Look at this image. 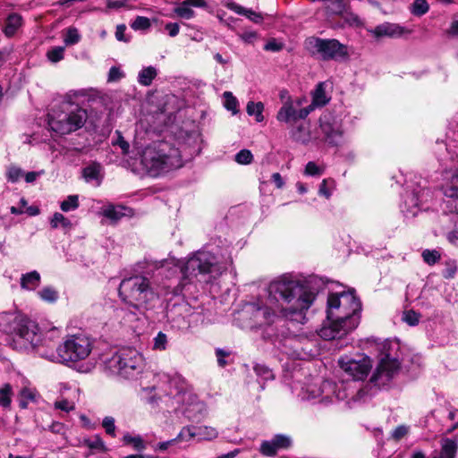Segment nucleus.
<instances>
[{
  "instance_id": "obj_13",
  "label": "nucleus",
  "mask_w": 458,
  "mask_h": 458,
  "mask_svg": "<svg viewBox=\"0 0 458 458\" xmlns=\"http://www.w3.org/2000/svg\"><path fill=\"white\" fill-rule=\"evenodd\" d=\"M317 141L338 146L344 141L342 123L333 114L326 112L319 117V128L315 133Z\"/></svg>"
},
{
  "instance_id": "obj_27",
  "label": "nucleus",
  "mask_w": 458,
  "mask_h": 458,
  "mask_svg": "<svg viewBox=\"0 0 458 458\" xmlns=\"http://www.w3.org/2000/svg\"><path fill=\"white\" fill-rule=\"evenodd\" d=\"M37 295L41 301L47 303H55L59 298L58 291L52 285L44 286L37 292Z\"/></svg>"
},
{
  "instance_id": "obj_58",
  "label": "nucleus",
  "mask_w": 458,
  "mask_h": 458,
  "mask_svg": "<svg viewBox=\"0 0 458 458\" xmlns=\"http://www.w3.org/2000/svg\"><path fill=\"white\" fill-rule=\"evenodd\" d=\"M407 433H408V428L403 425H401L394 428V430L392 433V437L394 439L399 440L402 437H403Z\"/></svg>"
},
{
  "instance_id": "obj_52",
  "label": "nucleus",
  "mask_w": 458,
  "mask_h": 458,
  "mask_svg": "<svg viewBox=\"0 0 458 458\" xmlns=\"http://www.w3.org/2000/svg\"><path fill=\"white\" fill-rule=\"evenodd\" d=\"M322 169L318 167L314 162H309L305 166V174L307 175L314 176L320 175L322 174Z\"/></svg>"
},
{
  "instance_id": "obj_42",
  "label": "nucleus",
  "mask_w": 458,
  "mask_h": 458,
  "mask_svg": "<svg viewBox=\"0 0 458 458\" xmlns=\"http://www.w3.org/2000/svg\"><path fill=\"white\" fill-rule=\"evenodd\" d=\"M272 440H273L277 450L286 449V448L290 447L292 445L291 437L288 436H285V435H282V434L276 435L272 438Z\"/></svg>"
},
{
  "instance_id": "obj_18",
  "label": "nucleus",
  "mask_w": 458,
  "mask_h": 458,
  "mask_svg": "<svg viewBox=\"0 0 458 458\" xmlns=\"http://www.w3.org/2000/svg\"><path fill=\"white\" fill-rule=\"evenodd\" d=\"M370 33L377 38L388 37V38H400L404 34H410L411 30L396 23L384 22L377 25L373 30H369Z\"/></svg>"
},
{
  "instance_id": "obj_49",
  "label": "nucleus",
  "mask_w": 458,
  "mask_h": 458,
  "mask_svg": "<svg viewBox=\"0 0 458 458\" xmlns=\"http://www.w3.org/2000/svg\"><path fill=\"white\" fill-rule=\"evenodd\" d=\"M23 175V171L15 165H11L7 170V179L12 182H16Z\"/></svg>"
},
{
  "instance_id": "obj_34",
  "label": "nucleus",
  "mask_w": 458,
  "mask_h": 458,
  "mask_svg": "<svg viewBox=\"0 0 458 458\" xmlns=\"http://www.w3.org/2000/svg\"><path fill=\"white\" fill-rule=\"evenodd\" d=\"M409 9L414 16L420 17L428 12L429 4L427 0H414Z\"/></svg>"
},
{
  "instance_id": "obj_40",
  "label": "nucleus",
  "mask_w": 458,
  "mask_h": 458,
  "mask_svg": "<svg viewBox=\"0 0 458 458\" xmlns=\"http://www.w3.org/2000/svg\"><path fill=\"white\" fill-rule=\"evenodd\" d=\"M225 106L227 110L232 111L233 114H237L238 101L233 93L230 91L224 92Z\"/></svg>"
},
{
  "instance_id": "obj_39",
  "label": "nucleus",
  "mask_w": 458,
  "mask_h": 458,
  "mask_svg": "<svg viewBox=\"0 0 458 458\" xmlns=\"http://www.w3.org/2000/svg\"><path fill=\"white\" fill-rule=\"evenodd\" d=\"M167 335L163 332H158V334L154 337L153 340V349L156 351H165L167 348Z\"/></svg>"
},
{
  "instance_id": "obj_59",
  "label": "nucleus",
  "mask_w": 458,
  "mask_h": 458,
  "mask_svg": "<svg viewBox=\"0 0 458 458\" xmlns=\"http://www.w3.org/2000/svg\"><path fill=\"white\" fill-rule=\"evenodd\" d=\"M126 26L124 24L117 25L115 31V38L118 41L127 42L128 38L125 37Z\"/></svg>"
},
{
  "instance_id": "obj_64",
  "label": "nucleus",
  "mask_w": 458,
  "mask_h": 458,
  "mask_svg": "<svg viewBox=\"0 0 458 458\" xmlns=\"http://www.w3.org/2000/svg\"><path fill=\"white\" fill-rule=\"evenodd\" d=\"M456 267L453 264H448L446 268L443 271L445 278H452L455 275Z\"/></svg>"
},
{
  "instance_id": "obj_9",
  "label": "nucleus",
  "mask_w": 458,
  "mask_h": 458,
  "mask_svg": "<svg viewBox=\"0 0 458 458\" xmlns=\"http://www.w3.org/2000/svg\"><path fill=\"white\" fill-rule=\"evenodd\" d=\"M109 371L121 377L135 379L142 373L144 359L135 349L125 348L118 351L106 362Z\"/></svg>"
},
{
  "instance_id": "obj_30",
  "label": "nucleus",
  "mask_w": 458,
  "mask_h": 458,
  "mask_svg": "<svg viewBox=\"0 0 458 458\" xmlns=\"http://www.w3.org/2000/svg\"><path fill=\"white\" fill-rule=\"evenodd\" d=\"M264 104L262 102L249 101L246 106V112L249 115L255 116V120L258 123L264 121Z\"/></svg>"
},
{
  "instance_id": "obj_22",
  "label": "nucleus",
  "mask_w": 458,
  "mask_h": 458,
  "mask_svg": "<svg viewBox=\"0 0 458 458\" xmlns=\"http://www.w3.org/2000/svg\"><path fill=\"white\" fill-rule=\"evenodd\" d=\"M227 7L235 13L247 17L250 21L256 24L261 23L264 20L262 13H256L251 9L242 7V5L236 3H230L227 4Z\"/></svg>"
},
{
  "instance_id": "obj_29",
  "label": "nucleus",
  "mask_w": 458,
  "mask_h": 458,
  "mask_svg": "<svg viewBox=\"0 0 458 458\" xmlns=\"http://www.w3.org/2000/svg\"><path fill=\"white\" fill-rule=\"evenodd\" d=\"M458 445L454 439L446 438L442 443V449L439 458H454L456 455Z\"/></svg>"
},
{
  "instance_id": "obj_53",
  "label": "nucleus",
  "mask_w": 458,
  "mask_h": 458,
  "mask_svg": "<svg viewBox=\"0 0 458 458\" xmlns=\"http://www.w3.org/2000/svg\"><path fill=\"white\" fill-rule=\"evenodd\" d=\"M115 133L117 134V139L114 142V145L119 146L123 154H127L130 148L129 143L123 139L120 131H116Z\"/></svg>"
},
{
  "instance_id": "obj_28",
  "label": "nucleus",
  "mask_w": 458,
  "mask_h": 458,
  "mask_svg": "<svg viewBox=\"0 0 458 458\" xmlns=\"http://www.w3.org/2000/svg\"><path fill=\"white\" fill-rule=\"evenodd\" d=\"M157 75V69L153 66L143 68L138 75V82L142 86H149Z\"/></svg>"
},
{
  "instance_id": "obj_7",
  "label": "nucleus",
  "mask_w": 458,
  "mask_h": 458,
  "mask_svg": "<svg viewBox=\"0 0 458 458\" xmlns=\"http://www.w3.org/2000/svg\"><path fill=\"white\" fill-rule=\"evenodd\" d=\"M222 272L223 267L213 253L207 250H199L192 254L181 267L182 277L180 284L183 289L198 276H209L210 278H216Z\"/></svg>"
},
{
  "instance_id": "obj_38",
  "label": "nucleus",
  "mask_w": 458,
  "mask_h": 458,
  "mask_svg": "<svg viewBox=\"0 0 458 458\" xmlns=\"http://www.w3.org/2000/svg\"><path fill=\"white\" fill-rule=\"evenodd\" d=\"M79 207V198L77 195H70L64 199L60 208L64 212H69L77 209Z\"/></svg>"
},
{
  "instance_id": "obj_15",
  "label": "nucleus",
  "mask_w": 458,
  "mask_h": 458,
  "mask_svg": "<svg viewBox=\"0 0 458 458\" xmlns=\"http://www.w3.org/2000/svg\"><path fill=\"white\" fill-rule=\"evenodd\" d=\"M338 364L344 373L355 381L364 380L369 375L372 361L365 354H357L355 357L343 356Z\"/></svg>"
},
{
  "instance_id": "obj_8",
  "label": "nucleus",
  "mask_w": 458,
  "mask_h": 458,
  "mask_svg": "<svg viewBox=\"0 0 458 458\" xmlns=\"http://www.w3.org/2000/svg\"><path fill=\"white\" fill-rule=\"evenodd\" d=\"M87 118L85 109L65 102L48 114V125L53 131L65 135L81 128Z\"/></svg>"
},
{
  "instance_id": "obj_23",
  "label": "nucleus",
  "mask_w": 458,
  "mask_h": 458,
  "mask_svg": "<svg viewBox=\"0 0 458 458\" xmlns=\"http://www.w3.org/2000/svg\"><path fill=\"white\" fill-rule=\"evenodd\" d=\"M22 24V18L18 13H11L4 21L3 31L6 37H13Z\"/></svg>"
},
{
  "instance_id": "obj_1",
  "label": "nucleus",
  "mask_w": 458,
  "mask_h": 458,
  "mask_svg": "<svg viewBox=\"0 0 458 458\" xmlns=\"http://www.w3.org/2000/svg\"><path fill=\"white\" fill-rule=\"evenodd\" d=\"M322 286L323 282L318 276L297 280L284 276L270 283L266 303H248L243 312L250 316L253 327L273 324L278 313L288 320L304 324L306 312Z\"/></svg>"
},
{
  "instance_id": "obj_11",
  "label": "nucleus",
  "mask_w": 458,
  "mask_h": 458,
  "mask_svg": "<svg viewBox=\"0 0 458 458\" xmlns=\"http://www.w3.org/2000/svg\"><path fill=\"white\" fill-rule=\"evenodd\" d=\"M397 348V343L386 341L383 344L380 361L372 374L370 378L371 384L378 387L385 386L396 375L400 363L398 359L393 355V351Z\"/></svg>"
},
{
  "instance_id": "obj_62",
  "label": "nucleus",
  "mask_w": 458,
  "mask_h": 458,
  "mask_svg": "<svg viewBox=\"0 0 458 458\" xmlns=\"http://www.w3.org/2000/svg\"><path fill=\"white\" fill-rule=\"evenodd\" d=\"M241 38L247 43H252L257 38V33L255 31H246L241 35Z\"/></svg>"
},
{
  "instance_id": "obj_3",
  "label": "nucleus",
  "mask_w": 458,
  "mask_h": 458,
  "mask_svg": "<svg viewBox=\"0 0 458 458\" xmlns=\"http://www.w3.org/2000/svg\"><path fill=\"white\" fill-rule=\"evenodd\" d=\"M0 333L16 351L37 353L44 344L38 324L18 310L0 311Z\"/></svg>"
},
{
  "instance_id": "obj_21",
  "label": "nucleus",
  "mask_w": 458,
  "mask_h": 458,
  "mask_svg": "<svg viewBox=\"0 0 458 458\" xmlns=\"http://www.w3.org/2000/svg\"><path fill=\"white\" fill-rule=\"evenodd\" d=\"M40 283V274L36 270L22 274L20 280L21 288L25 291L36 290L39 286Z\"/></svg>"
},
{
  "instance_id": "obj_41",
  "label": "nucleus",
  "mask_w": 458,
  "mask_h": 458,
  "mask_svg": "<svg viewBox=\"0 0 458 458\" xmlns=\"http://www.w3.org/2000/svg\"><path fill=\"white\" fill-rule=\"evenodd\" d=\"M151 26V22L148 18L144 16H137L131 22V27L134 30H146Z\"/></svg>"
},
{
  "instance_id": "obj_14",
  "label": "nucleus",
  "mask_w": 458,
  "mask_h": 458,
  "mask_svg": "<svg viewBox=\"0 0 458 458\" xmlns=\"http://www.w3.org/2000/svg\"><path fill=\"white\" fill-rule=\"evenodd\" d=\"M305 102L304 98H292L287 97L276 114L277 121L293 124L298 120L305 119L313 111V105L303 106Z\"/></svg>"
},
{
  "instance_id": "obj_24",
  "label": "nucleus",
  "mask_w": 458,
  "mask_h": 458,
  "mask_svg": "<svg viewBox=\"0 0 458 458\" xmlns=\"http://www.w3.org/2000/svg\"><path fill=\"white\" fill-rule=\"evenodd\" d=\"M326 82H319L314 89L312 93V103L310 104L313 105V109L315 106H323L329 102L330 97H328L326 92Z\"/></svg>"
},
{
  "instance_id": "obj_50",
  "label": "nucleus",
  "mask_w": 458,
  "mask_h": 458,
  "mask_svg": "<svg viewBox=\"0 0 458 458\" xmlns=\"http://www.w3.org/2000/svg\"><path fill=\"white\" fill-rule=\"evenodd\" d=\"M422 258L427 264L433 265L440 259V255L437 250H425L422 252Z\"/></svg>"
},
{
  "instance_id": "obj_57",
  "label": "nucleus",
  "mask_w": 458,
  "mask_h": 458,
  "mask_svg": "<svg viewBox=\"0 0 458 458\" xmlns=\"http://www.w3.org/2000/svg\"><path fill=\"white\" fill-rule=\"evenodd\" d=\"M123 76L122 71L115 66L111 67L108 73V81H119Z\"/></svg>"
},
{
  "instance_id": "obj_6",
  "label": "nucleus",
  "mask_w": 458,
  "mask_h": 458,
  "mask_svg": "<svg viewBox=\"0 0 458 458\" xmlns=\"http://www.w3.org/2000/svg\"><path fill=\"white\" fill-rule=\"evenodd\" d=\"M118 293L123 302L139 311L148 309L157 298L149 279L143 276H133L122 280Z\"/></svg>"
},
{
  "instance_id": "obj_5",
  "label": "nucleus",
  "mask_w": 458,
  "mask_h": 458,
  "mask_svg": "<svg viewBox=\"0 0 458 458\" xmlns=\"http://www.w3.org/2000/svg\"><path fill=\"white\" fill-rule=\"evenodd\" d=\"M49 349L54 348V344L44 339V344L39 346L37 352L39 356L48 359L52 361H59L62 363L77 362L86 359L91 352L93 341L87 335L82 334L68 336L63 344L56 348V353L44 351L43 347Z\"/></svg>"
},
{
  "instance_id": "obj_19",
  "label": "nucleus",
  "mask_w": 458,
  "mask_h": 458,
  "mask_svg": "<svg viewBox=\"0 0 458 458\" xmlns=\"http://www.w3.org/2000/svg\"><path fill=\"white\" fill-rule=\"evenodd\" d=\"M206 6L205 0H184L174 9V13L182 19L190 20L195 16V12L191 7L204 8Z\"/></svg>"
},
{
  "instance_id": "obj_60",
  "label": "nucleus",
  "mask_w": 458,
  "mask_h": 458,
  "mask_svg": "<svg viewBox=\"0 0 458 458\" xmlns=\"http://www.w3.org/2000/svg\"><path fill=\"white\" fill-rule=\"evenodd\" d=\"M86 443L90 449H105L104 442L98 437H96L92 441L88 440Z\"/></svg>"
},
{
  "instance_id": "obj_44",
  "label": "nucleus",
  "mask_w": 458,
  "mask_h": 458,
  "mask_svg": "<svg viewBox=\"0 0 458 458\" xmlns=\"http://www.w3.org/2000/svg\"><path fill=\"white\" fill-rule=\"evenodd\" d=\"M420 314L416 311L410 310H406L403 314V320L409 326L414 327L419 324Z\"/></svg>"
},
{
  "instance_id": "obj_43",
  "label": "nucleus",
  "mask_w": 458,
  "mask_h": 458,
  "mask_svg": "<svg viewBox=\"0 0 458 458\" xmlns=\"http://www.w3.org/2000/svg\"><path fill=\"white\" fill-rule=\"evenodd\" d=\"M215 352L217 364L219 367L225 368L226 365L229 364V361L226 360V358L230 357V355L232 354L231 351L222 348H216Z\"/></svg>"
},
{
  "instance_id": "obj_16",
  "label": "nucleus",
  "mask_w": 458,
  "mask_h": 458,
  "mask_svg": "<svg viewBox=\"0 0 458 458\" xmlns=\"http://www.w3.org/2000/svg\"><path fill=\"white\" fill-rule=\"evenodd\" d=\"M431 198L430 190L418 184L411 191H406L402 210L406 216L413 217L421 209L420 206L427 203Z\"/></svg>"
},
{
  "instance_id": "obj_25",
  "label": "nucleus",
  "mask_w": 458,
  "mask_h": 458,
  "mask_svg": "<svg viewBox=\"0 0 458 458\" xmlns=\"http://www.w3.org/2000/svg\"><path fill=\"white\" fill-rule=\"evenodd\" d=\"M292 138L302 144H308L311 141H317L315 135H312L309 131L306 130L304 125L301 124L291 131Z\"/></svg>"
},
{
  "instance_id": "obj_48",
  "label": "nucleus",
  "mask_w": 458,
  "mask_h": 458,
  "mask_svg": "<svg viewBox=\"0 0 458 458\" xmlns=\"http://www.w3.org/2000/svg\"><path fill=\"white\" fill-rule=\"evenodd\" d=\"M197 434H202L201 432L196 433L193 428L185 427L183 428L180 433L178 434L176 440H185L189 441L193 438Z\"/></svg>"
},
{
  "instance_id": "obj_51",
  "label": "nucleus",
  "mask_w": 458,
  "mask_h": 458,
  "mask_svg": "<svg viewBox=\"0 0 458 458\" xmlns=\"http://www.w3.org/2000/svg\"><path fill=\"white\" fill-rule=\"evenodd\" d=\"M102 426L105 428L106 434L114 436L115 425L114 419L113 417H105L102 422Z\"/></svg>"
},
{
  "instance_id": "obj_56",
  "label": "nucleus",
  "mask_w": 458,
  "mask_h": 458,
  "mask_svg": "<svg viewBox=\"0 0 458 458\" xmlns=\"http://www.w3.org/2000/svg\"><path fill=\"white\" fill-rule=\"evenodd\" d=\"M165 30L167 31L170 37H175L179 34L180 26L177 22H169L165 24Z\"/></svg>"
},
{
  "instance_id": "obj_12",
  "label": "nucleus",
  "mask_w": 458,
  "mask_h": 458,
  "mask_svg": "<svg viewBox=\"0 0 458 458\" xmlns=\"http://www.w3.org/2000/svg\"><path fill=\"white\" fill-rule=\"evenodd\" d=\"M305 47L313 56L323 61L339 60L348 56L346 46L333 38L311 37L306 39Z\"/></svg>"
},
{
  "instance_id": "obj_36",
  "label": "nucleus",
  "mask_w": 458,
  "mask_h": 458,
  "mask_svg": "<svg viewBox=\"0 0 458 458\" xmlns=\"http://www.w3.org/2000/svg\"><path fill=\"white\" fill-rule=\"evenodd\" d=\"M254 371L257 377L263 382L272 380L274 378L272 370L263 364H256L254 366Z\"/></svg>"
},
{
  "instance_id": "obj_55",
  "label": "nucleus",
  "mask_w": 458,
  "mask_h": 458,
  "mask_svg": "<svg viewBox=\"0 0 458 458\" xmlns=\"http://www.w3.org/2000/svg\"><path fill=\"white\" fill-rule=\"evenodd\" d=\"M283 47V43L277 42L276 39H271L265 45L264 49L267 51L278 52L282 50Z\"/></svg>"
},
{
  "instance_id": "obj_45",
  "label": "nucleus",
  "mask_w": 458,
  "mask_h": 458,
  "mask_svg": "<svg viewBox=\"0 0 458 458\" xmlns=\"http://www.w3.org/2000/svg\"><path fill=\"white\" fill-rule=\"evenodd\" d=\"M234 160L240 165H249L253 160V155L248 149H242L235 155Z\"/></svg>"
},
{
  "instance_id": "obj_37",
  "label": "nucleus",
  "mask_w": 458,
  "mask_h": 458,
  "mask_svg": "<svg viewBox=\"0 0 458 458\" xmlns=\"http://www.w3.org/2000/svg\"><path fill=\"white\" fill-rule=\"evenodd\" d=\"M12 387L9 384H5L0 388V406L8 408L11 405Z\"/></svg>"
},
{
  "instance_id": "obj_47",
  "label": "nucleus",
  "mask_w": 458,
  "mask_h": 458,
  "mask_svg": "<svg viewBox=\"0 0 458 458\" xmlns=\"http://www.w3.org/2000/svg\"><path fill=\"white\" fill-rule=\"evenodd\" d=\"M277 452V449L273 442V440L263 441L260 445V453L266 456L275 455Z\"/></svg>"
},
{
  "instance_id": "obj_10",
  "label": "nucleus",
  "mask_w": 458,
  "mask_h": 458,
  "mask_svg": "<svg viewBox=\"0 0 458 458\" xmlns=\"http://www.w3.org/2000/svg\"><path fill=\"white\" fill-rule=\"evenodd\" d=\"M349 395V390L343 382L336 383L325 380L319 386H308L304 391L303 398L327 406L345 400Z\"/></svg>"
},
{
  "instance_id": "obj_4",
  "label": "nucleus",
  "mask_w": 458,
  "mask_h": 458,
  "mask_svg": "<svg viewBox=\"0 0 458 458\" xmlns=\"http://www.w3.org/2000/svg\"><path fill=\"white\" fill-rule=\"evenodd\" d=\"M140 164L149 176L157 177L181 167L182 158L179 150L168 142L157 141L142 150Z\"/></svg>"
},
{
  "instance_id": "obj_20",
  "label": "nucleus",
  "mask_w": 458,
  "mask_h": 458,
  "mask_svg": "<svg viewBox=\"0 0 458 458\" xmlns=\"http://www.w3.org/2000/svg\"><path fill=\"white\" fill-rule=\"evenodd\" d=\"M39 395L35 388L24 386L18 394V403L21 409H27L30 403H36Z\"/></svg>"
},
{
  "instance_id": "obj_35",
  "label": "nucleus",
  "mask_w": 458,
  "mask_h": 458,
  "mask_svg": "<svg viewBox=\"0 0 458 458\" xmlns=\"http://www.w3.org/2000/svg\"><path fill=\"white\" fill-rule=\"evenodd\" d=\"M81 38L79 30L75 27H69L65 31L64 42L66 46H72L77 44Z\"/></svg>"
},
{
  "instance_id": "obj_63",
  "label": "nucleus",
  "mask_w": 458,
  "mask_h": 458,
  "mask_svg": "<svg viewBox=\"0 0 458 458\" xmlns=\"http://www.w3.org/2000/svg\"><path fill=\"white\" fill-rule=\"evenodd\" d=\"M327 180L324 179L322 182L320 183L318 193L319 195L325 196L327 199H328L331 196L330 191L327 187Z\"/></svg>"
},
{
  "instance_id": "obj_17",
  "label": "nucleus",
  "mask_w": 458,
  "mask_h": 458,
  "mask_svg": "<svg viewBox=\"0 0 458 458\" xmlns=\"http://www.w3.org/2000/svg\"><path fill=\"white\" fill-rule=\"evenodd\" d=\"M183 400H187V404L183 409L184 415L191 421H199L206 410L204 403L191 393H184Z\"/></svg>"
},
{
  "instance_id": "obj_2",
  "label": "nucleus",
  "mask_w": 458,
  "mask_h": 458,
  "mask_svg": "<svg viewBox=\"0 0 458 458\" xmlns=\"http://www.w3.org/2000/svg\"><path fill=\"white\" fill-rule=\"evenodd\" d=\"M361 303L353 291L331 293L327 301V320L318 331L324 340L343 338L360 322Z\"/></svg>"
},
{
  "instance_id": "obj_61",
  "label": "nucleus",
  "mask_w": 458,
  "mask_h": 458,
  "mask_svg": "<svg viewBox=\"0 0 458 458\" xmlns=\"http://www.w3.org/2000/svg\"><path fill=\"white\" fill-rule=\"evenodd\" d=\"M271 180L277 189H282L284 185V181L279 173H274L271 176Z\"/></svg>"
},
{
  "instance_id": "obj_54",
  "label": "nucleus",
  "mask_w": 458,
  "mask_h": 458,
  "mask_svg": "<svg viewBox=\"0 0 458 458\" xmlns=\"http://www.w3.org/2000/svg\"><path fill=\"white\" fill-rule=\"evenodd\" d=\"M55 407L56 409H60L62 411L69 412L74 409V403L72 402L64 399L61 401H56L55 403Z\"/></svg>"
},
{
  "instance_id": "obj_31",
  "label": "nucleus",
  "mask_w": 458,
  "mask_h": 458,
  "mask_svg": "<svg viewBox=\"0 0 458 458\" xmlns=\"http://www.w3.org/2000/svg\"><path fill=\"white\" fill-rule=\"evenodd\" d=\"M101 166L98 164H91L86 166L82 171L83 178L86 182L96 181L99 183Z\"/></svg>"
},
{
  "instance_id": "obj_32",
  "label": "nucleus",
  "mask_w": 458,
  "mask_h": 458,
  "mask_svg": "<svg viewBox=\"0 0 458 458\" xmlns=\"http://www.w3.org/2000/svg\"><path fill=\"white\" fill-rule=\"evenodd\" d=\"M125 208L123 206H108L103 209V216L113 222L120 220L123 216Z\"/></svg>"
},
{
  "instance_id": "obj_33",
  "label": "nucleus",
  "mask_w": 458,
  "mask_h": 458,
  "mask_svg": "<svg viewBox=\"0 0 458 458\" xmlns=\"http://www.w3.org/2000/svg\"><path fill=\"white\" fill-rule=\"evenodd\" d=\"M50 225L53 229L62 227L63 229H70L72 227V222L65 217L63 214L55 212L51 220Z\"/></svg>"
},
{
  "instance_id": "obj_26",
  "label": "nucleus",
  "mask_w": 458,
  "mask_h": 458,
  "mask_svg": "<svg viewBox=\"0 0 458 458\" xmlns=\"http://www.w3.org/2000/svg\"><path fill=\"white\" fill-rule=\"evenodd\" d=\"M444 195L451 199H458V174H454L443 185Z\"/></svg>"
},
{
  "instance_id": "obj_46",
  "label": "nucleus",
  "mask_w": 458,
  "mask_h": 458,
  "mask_svg": "<svg viewBox=\"0 0 458 458\" xmlns=\"http://www.w3.org/2000/svg\"><path fill=\"white\" fill-rule=\"evenodd\" d=\"M64 47H56L49 50L47 54V58L52 63H57L64 59Z\"/></svg>"
}]
</instances>
